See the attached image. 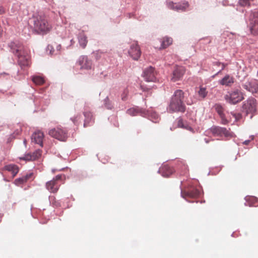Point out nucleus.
Masks as SVG:
<instances>
[{"instance_id": "nucleus-19", "label": "nucleus", "mask_w": 258, "mask_h": 258, "mask_svg": "<svg viewBox=\"0 0 258 258\" xmlns=\"http://www.w3.org/2000/svg\"><path fill=\"white\" fill-rule=\"evenodd\" d=\"M181 195L182 197L184 199H186L187 197L194 198L199 196L200 191L195 188H193L187 191L181 190Z\"/></svg>"}, {"instance_id": "nucleus-2", "label": "nucleus", "mask_w": 258, "mask_h": 258, "mask_svg": "<svg viewBox=\"0 0 258 258\" xmlns=\"http://www.w3.org/2000/svg\"><path fill=\"white\" fill-rule=\"evenodd\" d=\"M184 93L181 90L175 91L169 106V110L170 112H184L185 106L183 102Z\"/></svg>"}, {"instance_id": "nucleus-38", "label": "nucleus", "mask_w": 258, "mask_h": 258, "mask_svg": "<svg viewBox=\"0 0 258 258\" xmlns=\"http://www.w3.org/2000/svg\"><path fill=\"white\" fill-rule=\"evenodd\" d=\"M250 141V140H246L244 142H243V144L245 145H248L249 144Z\"/></svg>"}, {"instance_id": "nucleus-28", "label": "nucleus", "mask_w": 258, "mask_h": 258, "mask_svg": "<svg viewBox=\"0 0 258 258\" xmlns=\"http://www.w3.org/2000/svg\"><path fill=\"white\" fill-rule=\"evenodd\" d=\"M223 135L227 138H231L232 137V133L224 127H222V131H221V136Z\"/></svg>"}, {"instance_id": "nucleus-23", "label": "nucleus", "mask_w": 258, "mask_h": 258, "mask_svg": "<svg viewBox=\"0 0 258 258\" xmlns=\"http://www.w3.org/2000/svg\"><path fill=\"white\" fill-rule=\"evenodd\" d=\"M78 40L80 45L83 48H85L87 46L88 40L87 37L83 31L80 32L79 34Z\"/></svg>"}, {"instance_id": "nucleus-8", "label": "nucleus", "mask_w": 258, "mask_h": 258, "mask_svg": "<svg viewBox=\"0 0 258 258\" xmlns=\"http://www.w3.org/2000/svg\"><path fill=\"white\" fill-rule=\"evenodd\" d=\"M185 72V69L184 67L182 66H176L174 69L171 80L173 82H176L180 80Z\"/></svg>"}, {"instance_id": "nucleus-10", "label": "nucleus", "mask_w": 258, "mask_h": 258, "mask_svg": "<svg viewBox=\"0 0 258 258\" xmlns=\"http://www.w3.org/2000/svg\"><path fill=\"white\" fill-rule=\"evenodd\" d=\"M128 53L135 60H138L141 54L140 48L136 42H134L130 46Z\"/></svg>"}, {"instance_id": "nucleus-17", "label": "nucleus", "mask_w": 258, "mask_h": 258, "mask_svg": "<svg viewBox=\"0 0 258 258\" xmlns=\"http://www.w3.org/2000/svg\"><path fill=\"white\" fill-rule=\"evenodd\" d=\"M159 171L163 176L169 177L174 172L175 170L172 167L165 164L160 168Z\"/></svg>"}, {"instance_id": "nucleus-21", "label": "nucleus", "mask_w": 258, "mask_h": 258, "mask_svg": "<svg viewBox=\"0 0 258 258\" xmlns=\"http://www.w3.org/2000/svg\"><path fill=\"white\" fill-rule=\"evenodd\" d=\"M168 5L169 7L171 9L181 11H185L189 6L188 3L187 2H184L182 4L179 5H175L172 2H170Z\"/></svg>"}, {"instance_id": "nucleus-42", "label": "nucleus", "mask_w": 258, "mask_h": 258, "mask_svg": "<svg viewBox=\"0 0 258 258\" xmlns=\"http://www.w3.org/2000/svg\"><path fill=\"white\" fill-rule=\"evenodd\" d=\"M24 143L25 144H26V141L25 140L24 141Z\"/></svg>"}, {"instance_id": "nucleus-11", "label": "nucleus", "mask_w": 258, "mask_h": 258, "mask_svg": "<svg viewBox=\"0 0 258 258\" xmlns=\"http://www.w3.org/2000/svg\"><path fill=\"white\" fill-rule=\"evenodd\" d=\"M144 78L147 82H154L156 80L154 69L150 67L147 68L144 73Z\"/></svg>"}, {"instance_id": "nucleus-4", "label": "nucleus", "mask_w": 258, "mask_h": 258, "mask_svg": "<svg viewBox=\"0 0 258 258\" xmlns=\"http://www.w3.org/2000/svg\"><path fill=\"white\" fill-rule=\"evenodd\" d=\"M224 99L227 102L231 104H235L241 101L244 99V97L241 92L238 90H235L233 91L228 92L224 96Z\"/></svg>"}, {"instance_id": "nucleus-36", "label": "nucleus", "mask_w": 258, "mask_h": 258, "mask_svg": "<svg viewBox=\"0 0 258 258\" xmlns=\"http://www.w3.org/2000/svg\"><path fill=\"white\" fill-rule=\"evenodd\" d=\"M62 175H57L54 178H53L52 180H54L55 181L58 182L59 180H60L62 178Z\"/></svg>"}, {"instance_id": "nucleus-39", "label": "nucleus", "mask_w": 258, "mask_h": 258, "mask_svg": "<svg viewBox=\"0 0 258 258\" xmlns=\"http://www.w3.org/2000/svg\"><path fill=\"white\" fill-rule=\"evenodd\" d=\"M183 168H184V169H185V171H184V173H182V174H183V175L186 174L187 172V167L186 166H183Z\"/></svg>"}, {"instance_id": "nucleus-14", "label": "nucleus", "mask_w": 258, "mask_h": 258, "mask_svg": "<svg viewBox=\"0 0 258 258\" xmlns=\"http://www.w3.org/2000/svg\"><path fill=\"white\" fill-rule=\"evenodd\" d=\"M215 110L220 116L221 122L223 124H226L229 122V120L226 118L224 113V108L220 104H216L215 106Z\"/></svg>"}, {"instance_id": "nucleus-37", "label": "nucleus", "mask_w": 258, "mask_h": 258, "mask_svg": "<svg viewBox=\"0 0 258 258\" xmlns=\"http://www.w3.org/2000/svg\"><path fill=\"white\" fill-rule=\"evenodd\" d=\"M134 112H135V110L133 109H128L127 111V113L131 115H135Z\"/></svg>"}, {"instance_id": "nucleus-45", "label": "nucleus", "mask_w": 258, "mask_h": 258, "mask_svg": "<svg viewBox=\"0 0 258 258\" xmlns=\"http://www.w3.org/2000/svg\"><path fill=\"white\" fill-rule=\"evenodd\" d=\"M4 180L7 181H8L5 178H4Z\"/></svg>"}, {"instance_id": "nucleus-6", "label": "nucleus", "mask_w": 258, "mask_h": 258, "mask_svg": "<svg viewBox=\"0 0 258 258\" xmlns=\"http://www.w3.org/2000/svg\"><path fill=\"white\" fill-rule=\"evenodd\" d=\"M256 100L253 98H248L244 101L242 106L243 111L247 114L249 113H253L256 111Z\"/></svg>"}, {"instance_id": "nucleus-29", "label": "nucleus", "mask_w": 258, "mask_h": 258, "mask_svg": "<svg viewBox=\"0 0 258 258\" xmlns=\"http://www.w3.org/2000/svg\"><path fill=\"white\" fill-rule=\"evenodd\" d=\"M26 182V181L23 176L17 178L14 181V183L17 186H20Z\"/></svg>"}, {"instance_id": "nucleus-12", "label": "nucleus", "mask_w": 258, "mask_h": 258, "mask_svg": "<svg viewBox=\"0 0 258 258\" xmlns=\"http://www.w3.org/2000/svg\"><path fill=\"white\" fill-rule=\"evenodd\" d=\"M242 86L244 89L252 93L258 92V82L254 80L246 82Z\"/></svg>"}, {"instance_id": "nucleus-3", "label": "nucleus", "mask_w": 258, "mask_h": 258, "mask_svg": "<svg viewBox=\"0 0 258 258\" xmlns=\"http://www.w3.org/2000/svg\"><path fill=\"white\" fill-rule=\"evenodd\" d=\"M32 20L34 28L38 33L45 34L52 29L51 25L43 14L36 15L33 17Z\"/></svg>"}, {"instance_id": "nucleus-9", "label": "nucleus", "mask_w": 258, "mask_h": 258, "mask_svg": "<svg viewBox=\"0 0 258 258\" xmlns=\"http://www.w3.org/2000/svg\"><path fill=\"white\" fill-rule=\"evenodd\" d=\"M78 64L81 66V70H91L92 66V60L89 59L87 56H81L78 59Z\"/></svg>"}, {"instance_id": "nucleus-15", "label": "nucleus", "mask_w": 258, "mask_h": 258, "mask_svg": "<svg viewBox=\"0 0 258 258\" xmlns=\"http://www.w3.org/2000/svg\"><path fill=\"white\" fill-rule=\"evenodd\" d=\"M7 170L12 173L13 178H14L18 173L19 169L17 165L15 164H9L5 165L3 168L1 169V172Z\"/></svg>"}, {"instance_id": "nucleus-41", "label": "nucleus", "mask_w": 258, "mask_h": 258, "mask_svg": "<svg viewBox=\"0 0 258 258\" xmlns=\"http://www.w3.org/2000/svg\"><path fill=\"white\" fill-rule=\"evenodd\" d=\"M205 142L207 143H208L209 142V141L206 139H205Z\"/></svg>"}, {"instance_id": "nucleus-40", "label": "nucleus", "mask_w": 258, "mask_h": 258, "mask_svg": "<svg viewBox=\"0 0 258 258\" xmlns=\"http://www.w3.org/2000/svg\"><path fill=\"white\" fill-rule=\"evenodd\" d=\"M4 12V11L2 10H0V14H2Z\"/></svg>"}, {"instance_id": "nucleus-25", "label": "nucleus", "mask_w": 258, "mask_h": 258, "mask_svg": "<svg viewBox=\"0 0 258 258\" xmlns=\"http://www.w3.org/2000/svg\"><path fill=\"white\" fill-rule=\"evenodd\" d=\"M210 131L214 135L221 136L222 127L220 126H213L210 129Z\"/></svg>"}, {"instance_id": "nucleus-5", "label": "nucleus", "mask_w": 258, "mask_h": 258, "mask_svg": "<svg viewBox=\"0 0 258 258\" xmlns=\"http://www.w3.org/2000/svg\"><path fill=\"white\" fill-rule=\"evenodd\" d=\"M48 134L51 137L60 141H64L68 138V131L59 126L50 129Z\"/></svg>"}, {"instance_id": "nucleus-44", "label": "nucleus", "mask_w": 258, "mask_h": 258, "mask_svg": "<svg viewBox=\"0 0 258 258\" xmlns=\"http://www.w3.org/2000/svg\"><path fill=\"white\" fill-rule=\"evenodd\" d=\"M19 132H18L16 133L17 135H19Z\"/></svg>"}, {"instance_id": "nucleus-1", "label": "nucleus", "mask_w": 258, "mask_h": 258, "mask_svg": "<svg viewBox=\"0 0 258 258\" xmlns=\"http://www.w3.org/2000/svg\"><path fill=\"white\" fill-rule=\"evenodd\" d=\"M11 51L18 57V61L21 66L29 65V56L24 47L19 42H11L9 44Z\"/></svg>"}, {"instance_id": "nucleus-20", "label": "nucleus", "mask_w": 258, "mask_h": 258, "mask_svg": "<svg viewBox=\"0 0 258 258\" xmlns=\"http://www.w3.org/2000/svg\"><path fill=\"white\" fill-rule=\"evenodd\" d=\"M160 45L155 44V47L159 49H164L169 46L172 43V39L169 37H164L159 41Z\"/></svg>"}, {"instance_id": "nucleus-32", "label": "nucleus", "mask_w": 258, "mask_h": 258, "mask_svg": "<svg viewBox=\"0 0 258 258\" xmlns=\"http://www.w3.org/2000/svg\"><path fill=\"white\" fill-rule=\"evenodd\" d=\"M177 126L180 127L186 128L187 126L185 125L183 123V121L181 118H179L177 121Z\"/></svg>"}, {"instance_id": "nucleus-31", "label": "nucleus", "mask_w": 258, "mask_h": 258, "mask_svg": "<svg viewBox=\"0 0 258 258\" xmlns=\"http://www.w3.org/2000/svg\"><path fill=\"white\" fill-rule=\"evenodd\" d=\"M80 118H81V115L78 114L76 116L72 117L71 118V120H72V121L73 122V123L75 124H78L79 123V120H80Z\"/></svg>"}, {"instance_id": "nucleus-30", "label": "nucleus", "mask_w": 258, "mask_h": 258, "mask_svg": "<svg viewBox=\"0 0 258 258\" xmlns=\"http://www.w3.org/2000/svg\"><path fill=\"white\" fill-rule=\"evenodd\" d=\"M104 105L108 109H111L113 108L112 103L108 97L106 98L104 100Z\"/></svg>"}, {"instance_id": "nucleus-33", "label": "nucleus", "mask_w": 258, "mask_h": 258, "mask_svg": "<svg viewBox=\"0 0 258 258\" xmlns=\"http://www.w3.org/2000/svg\"><path fill=\"white\" fill-rule=\"evenodd\" d=\"M231 114L235 118V120L236 121L239 120L242 117L241 114L239 113H236L231 112Z\"/></svg>"}, {"instance_id": "nucleus-26", "label": "nucleus", "mask_w": 258, "mask_h": 258, "mask_svg": "<svg viewBox=\"0 0 258 258\" xmlns=\"http://www.w3.org/2000/svg\"><path fill=\"white\" fill-rule=\"evenodd\" d=\"M32 81L37 85H42L44 83V79L40 76H34Z\"/></svg>"}, {"instance_id": "nucleus-34", "label": "nucleus", "mask_w": 258, "mask_h": 258, "mask_svg": "<svg viewBox=\"0 0 258 258\" xmlns=\"http://www.w3.org/2000/svg\"><path fill=\"white\" fill-rule=\"evenodd\" d=\"M33 176V173L30 172V173L26 174L25 176H23V177L24 178L26 181L27 182L29 179L32 178Z\"/></svg>"}, {"instance_id": "nucleus-43", "label": "nucleus", "mask_w": 258, "mask_h": 258, "mask_svg": "<svg viewBox=\"0 0 258 258\" xmlns=\"http://www.w3.org/2000/svg\"><path fill=\"white\" fill-rule=\"evenodd\" d=\"M253 139V137H251V140H252Z\"/></svg>"}, {"instance_id": "nucleus-22", "label": "nucleus", "mask_w": 258, "mask_h": 258, "mask_svg": "<svg viewBox=\"0 0 258 258\" xmlns=\"http://www.w3.org/2000/svg\"><path fill=\"white\" fill-rule=\"evenodd\" d=\"M234 82L233 77L229 75L225 76L222 79L219 81V84L222 85L230 86Z\"/></svg>"}, {"instance_id": "nucleus-18", "label": "nucleus", "mask_w": 258, "mask_h": 258, "mask_svg": "<svg viewBox=\"0 0 258 258\" xmlns=\"http://www.w3.org/2000/svg\"><path fill=\"white\" fill-rule=\"evenodd\" d=\"M44 135L41 131L35 132L32 136V141L36 144H39L41 147L43 145Z\"/></svg>"}, {"instance_id": "nucleus-27", "label": "nucleus", "mask_w": 258, "mask_h": 258, "mask_svg": "<svg viewBox=\"0 0 258 258\" xmlns=\"http://www.w3.org/2000/svg\"><path fill=\"white\" fill-rule=\"evenodd\" d=\"M198 94L199 97L202 99L205 98L208 94V91H207L206 88L201 87L198 91Z\"/></svg>"}, {"instance_id": "nucleus-7", "label": "nucleus", "mask_w": 258, "mask_h": 258, "mask_svg": "<svg viewBox=\"0 0 258 258\" xmlns=\"http://www.w3.org/2000/svg\"><path fill=\"white\" fill-rule=\"evenodd\" d=\"M250 29L253 35H258V11L252 13V18L250 22Z\"/></svg>"}, {"instance_id": "nucleus-16", "label": "nucleus", "mask_w": 258, "mask_h": 258, "mask_svg": "<svg viewBox=\"0 0 258 258\" xmlns=\"http://www.w3.org/2000/svg\"><path fill=\"white\" fill-rule=\"evenodd\" d=\"M41 155V151L40 150H36L33 153L25 154L22 159L27 161H33L38 159Z\"/></svg>"}, {"instance_id": "nucleus-13", "label": "nucleus", "mask_w": 258, "mask_h": 258, "mask_svg": "<svg viewBox=\"0 0 258 258\" xmlns=\"http://www.w3.org/2000/svg\"><path fill=\"white\" fill-rule=\"evenodd\" d=\"M60 184L54 180H51L46 183V188L51 193H56L59 189Z\"/></svg>"}, {"instance_id": "nucleus-35", "label": "nucleus", "mask_w": 258, "mask_h": 258, "mask_svg": "<svg viewBox=\"0 0 258 258\" xmlns=\"http://www.w3.org/2000/svg\"><path fill=\"white\" fill-rule=\"evenodd\" d=\"M127 96V91L126 90H124L122 94H121V99L123 101L126 100Z\"/></svg>"}, {"instance_id": "nucleus-24", "label": "nucleus", "mask_w": 258, "mask_h": 258, "mask_svg": "<svg viewBox=\"0 0 258 258\" xmlns=\"http://www.w3.org/2000/svg\"><path fill=\"white\" fill-rule=\"evenodd\" d=\"M84 115L85 117L84 126L87 127L88 126L89 123L92 118V114L91 112L89 111H86L84 112Z\"/></svg>"}]
</instances>
